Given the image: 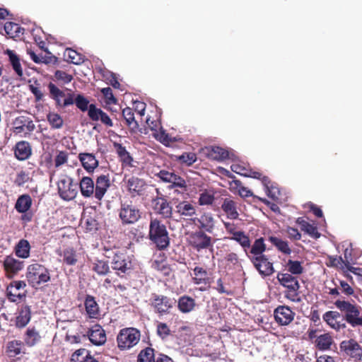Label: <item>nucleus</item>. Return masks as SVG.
<instances>
[{"mask_svg": "<svg viewBox=\"0 0 362 362\" xmlns=\"http://www.w3.org/2000/svg\"><path fill=\"white\" fill-rule=\"evenodd\" d=\"M194 222L199 231L208 233H213L214 231L216 221L210 212H204L199 218H195Z\"/></svg>", "mask_w": 362, "mask_h": 362, "instance_id": "nucleus-20", "label": "nucleus"}, {"mask_svg": "<svg viewBox=\"0 0 362 362\" xmlns=\"http://www.w3.org/2000/svg\"><path fill=\"white\" fill-rule=\"evenodd\" d=\"M78 158L83 168L88 173H93L99 165V162L93 153H80Z\"/></svg>", "mask_w": 362, "mask_h": 362, "instance_id": "nucleus-26", "label": "nucleus"}, {"mask_svg": "<svg viewBox=\"0 0 362 362\" xmlns=\"http://www.w3.org/2000/svg\"><path fill=\"white\" fill-rule=\"evenodd\" d=\"M100 92L104 96L105 107L111 112H117V110H114L112 107H108L113 104H117V100L114 96L112 90L110 87L103 88L100 90Z\"/></svg>", "mask_w": 362, "mask_h": 362, "instance_id": "nucleus-49", "label": "nucleus"}, {"mask_svg": "<svg viewBox=\"0 0 362 362\" xmlns=\"http://www.w3.org/2000/svg\"><path fill=\"white\" fill-rule=\"evenodd\" d=\"M14 155L19 160H25L32 155V147L29 142L21 141L16 144L14 147Z\"/></svg>", "mask_w": 362, "mask_h": 362, "instance_id": "nucleus-27", "label": "nucleus"}, {"mask_svg": "<svg viewBox=\"0 0 362 362\" xmlns=\"http://www.w3.org/2000/svg\"><path fill=\"white\" fill-rule=\"evenodd\" d=\"M64 262L67 265H75L78 261L76 252L73 247L64 250L62 255Z\"/></svg>", "mask_w": 362, "mask_h": 362, "instance_id": "nucleus-52", "label": "nucleus"}, {"mask_svg": "<svg viewBox=\"0 0 362 362\" xmlns=\"http://www.w3.org/2000/svg\"><path fill=\"white\" fill-rule=\"evenodd\" d=\"M113 146L116 151L120 161L124 166L133 167L134 159L122 144L115 142Z\"/></svg>", "mask_w": 362, "mask_h": 362, "instance_id": "nucleus-33", "label": "nucleus"}, {"mask_svg": "<svg viewBox=\"0 0 362 362\" xmlns=\"http://www.w3.org/2000/svg\"><path fill=\"white\" fill-rule=\"evenodd\" d=\"M334 305L338 309L329 310L322 315L323 320L336 332L344 330L347 324L352 327H362V308L354 300L338 299Z\"/></svg>", "mask_w": 362, "mask_h": 362, "instance_id": "nucleus-1", "label": "nucleus"}, {"mask_svg": "<svg viewBox=\"0 0 362 362\" xmlns=\"http://www.w3.org/2000/svg\"><path fill=\"white\" fill-rule=\"evenodd\" d=\"M197 160L196 153L193 152H184L177 157V160L185 166L192 165Z\"/></svg>", "mask_w": 362, "mask_h": 362, "instance_id": "nucleus-54", "label": "nucleus"}, {"mask_svg": "<svg viewBox=\"0 0 362 362\" xmlns=\"http://www.w3.org/2000/svg\"><path fill=\"white\" fill-rule=\"evenodd\" d=\"M214 201V194L205 191L200 194L198 203L201 206L204 205H211L213 204Z\"/></svg>", "mask_w": 362, "mask_h": 362, "instance_id": "nucleus-61", "label": "nucleus"}, {"mask_svg": "<svg viewBox=\"0 0 362 362\" xmlns=\"http://www.w3.org/2000/svg\"><path fill=\"white\" fill-rule=\"evenodd\" d=\"M151 203L156 214L160 215L164 218L172 216L173 208L165 197H156L152 199Z\"/></svg>", "mask_w": 362, "mask_h": 362, "instance_id": "nucleus-17", "label": "nucleus"}, {"mask_svg": "<svg viewBox=\"0 0 362 362\" xmlns=\"http://www.w3.org/2000/svg\"><path fill=\"white\" fill-rule=\"evenodd\" d=\"M24 343L20 340L9 341L6 344V353L9 358H14L21 354Z\"/></svg>", "mask_w": 362, "mask_h": 362, "instance_id": "nucleus-41", "label": "nucleus"}, {"mask_svg": "<svg viewBox=\"0 0 362 362\" xmlns=\"http://www.w3.org/2000/svg\"><path fill=\"white\" fill-rule=\"evenodd\" d=\"M87 336L92 344L100 346L105 343L106 334L101 325H94L87 332Z\"/></svg>", "mask_w": 362, "mask_h": 362, "instance_id": "nucleus-23", "label": "nucleus"}, {"mask_svg": "<svg viewBox=\"0 0 362 362\" xmlns=\"http://www.w3.org/2000/svg\"><path fill=\"white\" fill-rule=\"evenodd\" d=\"M149 239L160 250L166 249L170 244L166 226L157 218L151 219L150 221Z\"/></svg>", "mask_w": 362, "mask_h": 362, "instance_id": "nucleus-4", "label": "nucleus"}, {"mask_svg": "<svg viewBox=\"0 0 362 362\" xmlns=\"http://www.w3.org/2000/svg\"><path fill=\"white\" fill-rule=\"evenodd\" d=\"M173 177H174L173 178V180L168 188L173 189L175 187H179L182 189L184 191H186L187 183L185 180L177 174H175Z\"/></svg>", "mask_w": 362, "mask_h": 362, "instance_id": "nucleus-60", "label": "nucleus"}, {"mask_svg": "<svg viewBox=\"0 0 362 362\" xmlns=\"http://www.w3.org/2000/svg\"><path fill=\"white\" fill-rule=\"evenodd\" d=\"M79 188L84 198L95 197V183L91 177H83L79 182Z\"/></svg>", "mask_w": 362, "mask_h": 362, "instance_id": "nucleus-31", "label": "nucleus"}, {"mask_svg": "<svg viewBox=\"0 0 362 362\" xmlns=\"http://www.w3.org/2000/svg\"><path fill=\"white\" fill-rule=\"evenodd\" d=\"M68 161V153L66 151H59L57 155L54 158V166L55 168H59L62 165L66 163Z\"/></svg>", "mask_w": 362, "mask_h": 362, "instance_id": "nucleus-62", "label": "nucleus"}, {"mask_svg": "<svg viewBox=\"0 0 362 362\" xmlns=\"http://www.w3.org/2000/svg\"><path fill=\"white\" fill-rule=\"evenodd\" d=\"M199 153L206 158L211 160L221 161L229 158L228 151L220 146H209L202 148Z\"/></svg>", "mask_w": 362, "mask_h": 362, "instance_id": "nucleus-16", "label": "nucleus"}, {"mask_svg": "<svg viewBox=\"0 0 362 362\" xmlns=\"http://www.w3.org/2000/svg\"><path fill=\"white\" fill-rule=\"evenodd\" d=\"M54 77L58 80L62 81L63 83L66 84L70 83L73 76L71 74L66 73L65 71L57 70L54 73Z\"/></svg>", "mask_w": 362, "mask_h": 362, "instance_id": "nucleus-63", "label": "nucleus"}, {"mask_svg": "<svg viewBox=\"0 0 362 362\" xmlns=\"http://www.w3.org/2000/svg\"><path fill=\"white\" fill-rule=\"evenodd\" d=\"M333 343V338L329 333L320 334L317 338L313 341L315 346L320 351L330 349Z\"/></svg>", "mask_w": 362, "mask_h": 362, "instance_id": "nucleus-36", "label": "nucleus"}, {"mask_svg": "<svg viewBox=\"0 0 362 362\" xmlns=\"http://www.w3.org/2000/svg\"><path fill=\"white\" fill-rule=\"evenodd\" d=\"M74 104L82 112L89 110V100L82 94L74 95Z\"/></svg>", "mask_w": 362, "mask_h": 362, "instance_id": "nucleus-57", "label": "nucleus"}, {"mask_svg": "<svg viewBox=\"0 0 362 362\" xmlns=\"http://www.w3.org/2000/svg\"><path fill=\"white\" fill-rule=\"evenodd\" d=\"M176 213L181 216H192L196 214V209L193 204L187 201H182L175 206Z\"/></svg>", "mask_w": 362, "mask_h": 362, "instance_id": "nucleus-40", "label": "nucleus"}, {"mask_svg": "<svg viewBox=\"0 0 362 362\" xmlns=\"http://www.w3.org/2000/svg\"><path fill=\"white\" fill-rule=\"evenodd\" d=\"M287 267L288 271L290 272V274L291 275H299L303 272V267L301 265V262L299 261L288 259L287 262Z\"/></svg>", "mask_w": 362, "mask_h": 362, "instance_id": "nucleus-58", "label": "nucleus"}, {"mask_svg": "<svg viewBox=\"0 0 362 362\" xmlns=\"http://www.w3.org/2000/svg\"><path fill=\"white\" fill-rule=\"evenodd\" d=\"M187 241L189 245L197 252L206 249L213 251L212 238L204 231L196 230L190 233Z\"/></svg>", "mask_w": 362, "mask_h": 362, "instance_id": "nucleus-12", "label": "nucleus"}, {"mask_svg": "<svg viewBox=\"0 0 362 362\" xmlns=\"http://www.w3.org/2000/svg\"><path fill=\"white\" fill-rule=\"evenodd\" d=\"M110 264L115 274L121 278L130 274L134 269L131 257L120 251L114 252Z\"/></svg>", "mask_w": 362, "mask_h": 362, "instance_id": "nucleus-9", "label": "nucleus"}, {"mask_svg": "<svg viewBox=\"0 0 362 362\" xmlns=\"http://www.w3.org/2000/svg\"><path fill=\"white\" fill-rule=\"evenodd\" d=\"M343 262V257L341 256H329L328 262L326 263V264L327 267L339 268L344 272H346V271H345Z\"/></svg>", "mask_w": 362, "mask_h": 362, "instance_id": "nucleus-59", "label": "nucleus"}, {"mask_svg": "<svg viewBox=\"0 0 362 362\" xmlns=\"http://www.w3.org/2000/svg\"><path fill=\"white\" fill-rule=\"evenodd\" d=\"M156 334L163 340L172 335L169 326L165 322H158L156 325Z\"/></svg>", "mask_w": 362, "mask_h": 362, "instance_id": "nucleus-56", "label": "nucleus"}, {"mask_svg": "<svg viewBox=\"0 0 362 362\" xmlns=\"http://www.w3.org/2000/svg\"><path fill=\"white\" fill-rule=\"evenodd\" d=\"M177 306L181 313L187 314L195 310L197 303L192 297L188 295H183L178 298Z\"/></svg>", "mask_w": 362, "mask_h": 362, "instance_id": "nucleus-25", "label": "nucleus"}, {"mask_svg": "<svg viewBox=\"0 0 362 362\" xmlns=\"http://www.w3.org/2000/svg\"><path fill=\"white\" fill-rule=\"evenodd\" d=\"M25 276L29 285L33 288H37L51 280L50 270L37 262L28 266Z\"/></svg>", "mask_w": 362, "mask_h": 362, "instance_id": "nucleus-3", "label": "nucleus"}, {"mask_svg": "<svg viewBox=\"0 0 362 362\" xmlns=\"http://www.w3.org/2000/svg\"><path fill=\"white\" fill-rule=\"evenodd\" d=\"M295 315L287 305H279L274 311L275 321L281 326L289 325L293 320Z\"/></svg>", "mask_w": 362, "mask_h": 362, "instance_id": "nucleus-19", "label": "nucleus"}, {"mask_svg": "<svg viewBox=\"0 0 362 362\" xmlns=\"http://www.w3.org/2000/svg\"><path fill=\"white\" fill-rule=\"evenodd\" d=\"M57 191L61 199L67 202L71 201L78 194V185L74 183L71 177L64 175L57 182Z\"/></svg>", "mask_w": 362, "mask_h": 362, "instance_id": "nucleus-11", "label": "nucleus"}, {"mask_svg": "<svg viewBox=\"0 0 362 362\" xmlns=\"http://www.w3.org/2000/svg\"><path fill=\"white\" fill-rule=\"evenodd\" d=\"M47 87L49 97L54 101L56 107L64 108L74 104V93H66L52 82H49Z\"/></svg>", "mask_w": 362, "mask_h": 362, "instance_id": "nucleus-10", "label": "nucleus"}, {"mask_svg": "<svg viewBox=\"0 0 362 362\" xmlns=\"http://www.w3.org/2000/svg\"><path fill=\"white\" fill-rule=\"evenodd\" d=\"M47 119L52 129H60L63 127L64 120L57 113L49 112L47 115Z\"/></svg>", "mask_w": 362, "mask_h": 362, "instance_id": "nucleus-55", "label": "nucleus"}, {"mask_svg": "<svg viewBox=\"0 0 362 362\" xmlns=\"http://www.w3.org/2000/svg\"><path fill=\"white\" fill-rule=\"evenodd\" d=\"M3 266L7 276L11 278L23 269L24 263L8 255L4 258Z\"/></svg>", "mask_w": 362, "mask_h": 362, "instance_id": "nucleus-21", "label": "nucleus"}, {"mask_svg": "<svg viewBox=\"0 0 362 362\" xmlns=\"http://www.w3.org/2000/svg\"><path fill=\"white\" fill-rule=\"evenodd\" d=\"M93 271L100 276H105L110 272V266L108 261L95 259L93 263Z\"/></svg>", "mask_w": 362, "mask_h": 362, "instance_id": "nucleus-51", "label": "nucleus"}, {"mask_svg": "<svg viewBox=\"0 0 362 362\" xmlns=\"http://www.w3.org/2000/svg\"><path fill=\"white\" fill-rule=\"evenodd\" d=\"M31 319V306L23 305L16 317V325L18 328L25 327Z\"/></svg>", "mask_w": 362, "mask_h": 362, "instance_id": "nucleus-35", "label": "nucleus"}, {"mask_svg": "<svg viewBox=\"0 0 362 362\" xmlns=\"http://www.w3.org/2000/svg\"><path fill=\"white\" fill-rule=\"evenodd\" d=\"M343 264L346 271L351 272L354 274H357L356 271L359 269L352 267L351 264H355L354 259L351 257V249L346 248L344 252Z\"/></svg>", "mask_w": 362, "mask_h": 362, "instance_id": "nucleus-53", "label": "nucleus"}, {"mask_svg": "<svg viewBox=\"0 0 362 362\" xmlns=\"http://www.w3.org/2000/svg\"><path fill=\"white\" fill-rule=\"evenodd\" d=\"M4 30L11 38L19 37L24 33V28L13 22H6L4 25Z\"/></svg>", "mask_w": 362, "mask_h": 362, "instance_id": "nucleus-44", "label": "nucleus"}, {"mask_svg": "<svg viewBox=\"0 0 362 362\" xmlns=\"http://www.w3.org/2000/svg\"><path fill=\"white\" fill-rule=\"evenodd\" d=\"M148 303L155 314L162 317L170 314L175 305L176 300L165 295L152 293Z\"/></svg>", "mask_w": 362, "mask_h": 362, "instance_id": "nucleus-5", "label": "nucleus"}, {"mask_svg": "<svg viewBox=\"0 0 362 362\" xmlns=\"http://www.w3.org/2000/svg\"><path fill=\"white\" fill-rule=\"evenodd\" d=\"M296 222L300 226L301 230L308 233L310 237L315 239L320 238V233L314 224L308 223L303 217L298 218Z\"/></svg>", "mask_w": 362, "mask_h": 362, "instance_id": "nucleus-38", "label": "nucleus"}, {"mask_svg": "<svg viewBox=\"0 0 362 362\" xmlns=\"http://www.w3.org/2000/svg\"><path fill=\"white\" fill-rule=\"evenodd\" d=\"M175 173L173 171H168L165 170H161L158 174L157 177L160 178L163 182L171 183L174 175Z\"/></svg>", "mask_w": 362, "mask_h": 362, "instance_id": "nucleus-64", "label": "nucleus"}, {"mask_svg": "<svg viewBox=\"0 0 362 362\" xmlns=\"http://www.w3.org/2000/svg\"><path fill=\"white\" fill-rule=\"evenodd\" d=\"M266 249L264 238H257L254 241L249 252L250 255L247 257L262 276H271L275 272L273 263L269 261L268 256L264 254Z\"/></svg>", "mask_w": 362, "mask_h": 362, "instance_id": "nucleus-2", "label": "nucleus"}, {"mask_svg": "<svg viewBox=\"0 0 362 362\" xmlns=\"http://www.w3.org/2000/svg\"><path fill=\"white\" fill-rule=\"evenodd\" d=\"M118 216L122 225H133L141 218V212L132 201H121Z\"/></svg>", "mask_w": 362, "mask_h": 362, "instance_id": "nucleus-8", "label": "nucleus"}, {"mask_svg": "<svg viewBox=\"0 0 362 362\" xmlns=\"http://www.w3.org/2000/svg\"><path fill=\"white\" fill-rule=\"evenodd\" d=\"M268 240L281 253L288 255L291 253L292 250L289 247L288 241L273 235L269 236Z\"/></svg>", "mask_w": 362, "mask_h": 362, "instance_id": "nucleus-42", "label": "nucleus"}, {"mask_svg": "<svg viewBox=\"0 0 362 362\" xmlns=\"http://www.w3.org/2000/svg\"><path fill=\"white\" fill-rule=\"evenodd\" d=\"M13 127L15 133L26 135L35 130V125L30 117L21 115L13 120Z\"/></svg>", "mask_w": 362, "mask_h": 362, "instance_id": "nucleus-18", "label": "nucleus"}, {"mask_svg": "<svg viewBox=\"0 0 362 362\" xmlns=\"http://www.w3.org/2000/svg\"><path fill=\"white\" fill-rule=\"evenodd\" d=\"M41 339L42 337L37 328L34 326L29 327L24 334L23 343L28 347H32L39 344Z\"/></svg>", "mask_w": 362, "mask_h": 362, "instance_id": "nucleus-30", "label": "nucleus"}, {"mask_svg": "<svg viewBox=\"0 0 362 362\" xmlns=\"http://www.w3.org/2000/svg\"><path fill=\"white\" fill-rule=\"evenodd\" d=\"M228 238L239 243L247 257H248V255H250L249 252L251 251L252 245H251L250 237L244 231L241 230L240 233L234 234V236H230Z\"/></svg>", "mask_w": 362, "mask_h": 362, "instance_id": "nucleus-34", "label": "nucleus"}, {"mask_svg": "<svg viewBox=\"0 0 362 362\" xmlns=\"http://www.w3.org/2000/svg\"><path fill=\"white\" fill-rule=\"evenodd\" d=\"M71 362H98L90 351L86 349H79L75 351L71 357Z\"/></svg>", "mask_w": 362, "mask_h": 362, "instance_id": "nucleus-37", "label": "nucleus"}, {"mask_svg": "<svg viewBox=\"0 0 362 362\" xmlns=\"http://www.w3.org/2000/svg\"><path fill=\"white\" fill-rule=\"evenodd\" d=\"M64 57L68 62L76 65L81 64L84 62L83 55L71 48H67L65 50Z\"/></svg>", "mask_w": 362, "mask_h": 362, "instance_id": "nucleus-46", "label": "nucleus"}, {"mask_svg": "<svg viewBox=\"0 0 362 362\" xmlns=\"http://www.w3.org/2000/svg\"><path fill=\"white\" fill-rule=\"evenodd\" d=\"M26 287V283L24 281H13L6 287V296L7 299L11 303H19L26 296V291L23 292Z\"/></svg>", "mask_w": 362, "mask_h": 362, "instance_id": "nucleus-14", "label": "nucleus"}, {"mask_svg": "<svg viewBox=\"0 0 362 362\" xmlns=\"http://www.w3.org/2000/svg\"><path fill=\"white\" fill-rule=\"evenodd\" d=\"M276 278L279 284L286 288L285 297L292 302H300L301 298L299 292L300 284L297 277L288 273H278Z\"/></svg>", "mask_w": 362, "mask_h": 362, "instance_id": "nucleus-7", "label": "nucleus"}, {"mask_svg": "<svg viewBox=\"0 0 362 362\" xmlns=\"http://www.w3.org/2000/svg\"><path fill=\"white\" fill-rule=\"evenodd\" d=\"M141 332L137 328L129 327L121 329L116 337L117 346L122 351H129L138 344Z\"/></svg>", "mask_w": 362, "mask_h": 362, "instance_id": "nucleus-6", "label": "nucleus"}, {"mask_svg": "<svg viewBox=\"0 0 362 362\" xmlns=\"http://www.w3.org/2000/svg\"><path fill=\"white\" fill-rule=\"evenodd\" d=\"M340 351L355 362L362 361V346L354 339L344 340L339 344Z\"/></svg>", "mask_w": 362, "mask_h": 362, "instance_id": "nucleus-13", "label": "nucleus"}, {"mask_svg": "<svg viewBox=\"0 0 362 362\" xmlns=\"http://www.w3.org/2000/svg\"><path fill=\"white\" fill-rule=\"evenodd\" d=\"M31 246L28 240L21 239L14 247L16 255L22 259H26L30 256Z\"/></svg>", "mask_w": 362, "mask_h": 362, "instance_id": "nucleus-39", "label": "nucleus"}, {"mask_svg": "<svg viewBox=\"0 0 362 362\" xmlns=\"http://www.w3.org/2000/svg\"><path fill=\"white\" fill-rule=\"evenodd\" d=\"M122 116L126 122V124L132 131H136L139 128V124L135 120L134 114L132 108L125 107L122 110Z\"/></svg>", "mask_w": 362, "mask_h": 362, "instance_id": "nucleus-47", "label": "nucleus"}, {"mask_svg": "<svg viewBox=\"0 0 362 362\" xmlns=\"http://www.w3.org/2000/svg\"><path fill=\"white\" fill-rule=\"evenodd\" d=\"M192 282L195 285H209L211 284L210 278L208 276L206 269L197 266L193 269Z\"/></svg>", "mask_w": 362, "mask_h": 362, "instance_id": "nucleus-32", "label": "nucleus"}, {"mask_svg": "<svg viewBox=\"0 0 362 362\" xmlns=\"http://www.w3.org/2000/svg\"><path fill=\"white\" fill-rule=\"evenodd\" d=\"M7 54L13 69L19 77H22L23 72L18 56L12 50H8Z\"/></svg>", "mask_w": 362, "mask_h": 362, "instance_id": "nucleus-48", "label": "nucleus"}, {"mask_svg": "<svg viewBox=\"0 0 362 362\" xmlns=\"http://www.w3.org/2000/svg\"><path fill=\"white\" fill-rule=\"evenodd\" d=\"M88 115L91 120L95 122L100 121L107 127H112L113 126V122L107 114L100 108L97 107L94 104L89 105Z\"/></svg>", "mask_w": 362, "mask_h": 362, "instance_id": "nucleus-22", "label": "nucleus"}, {"mask_svg": "<svg viewBox=\"0 0 362 362\" xmlns=\"http://www.w3.org/2000/svg\"><path fill=\"white\" fill-rule=\"evenodd\" d=\"M137 362H156L154 349L146 347L141 350L137 356Z\"/></svg>", "mask_w": 362, "mask_h": 362, "instance_id": "nucleus-50", "label": "nucleus"}, {"mask_svg": "<svg viewBox=\"0 0 362 362\" xmlns=\"http://www.w3.org/2000/svg\"><path fill=\"white\" fill-rule=\"evenodd\" d=\"M32 205V199L28 194L21 195L15 204V209L19 213L27 212Z\"/></svg>", "mask_w": 362, "mask_h": 362, "instance_id": "nucleus-43", "label": "nucleus"}, {"mask_svg": "<svg viewBox=\"0 0 362 362\" xmlns=\"http://www.w3.org/2000/svg\"><path fill=\"white\" fill-rule=\"evenodd\" d=\"M110 187V180L109 175H101L98 176L95 185V198L101 201Z\"/></svg>", "mask_w": 362, "mask_h": 362, "instance_id": "nucleus-24", "label": "nucleus"}, {"mask_svg": "<svg viewBox=\"0 0 362 362\" xmlns=\"http://www.w3.org/2000/svg\"><path fill=\"white\" fill-rule=\"evenodd\" d=\"M84 305L88 317L93 319L99 317L100 308L95 297L90 295H87L84 300Z\"/></svg>", "mask_w": 362, "mask_h": 362, "instance_id": "nucleus-28", "label": "nucleus"}, {"mask_svg": "<svg viewBox=\"0 0 362 362\" xmlns=\"http://www.w3.org/2000/svg\"><path fill=\"white\" fill-rule=\"evenodd\" d=\"M262 184L265 187V191L269 197L273 200H278L279 199L280 190L274 186L269 177L262 178Z\"/></svg>", "mask_w": 362, "mask_h": 362, "instance_id": "nucleus-45", "label": "nucleus"}, {"mask_svg": "<svg viewBox=\"0 0 362 362\" xmlns=\"http://www.w3.org/2000/svg\"><path fill=\"white\" fill-rule=\"evenodd\" d=\"M127 191L132 197H141L145 193L146 183L144 180L138 177L132 176L124 180Z\"/></svg>", "mask_w": 362, "mask_h": 362, "instance_id": "nucleus-15", "label": "nucleus"}, {"mask_svg": "<svg viewBox=\"0 0 362 362\" xmlns=\"http://www.w3.org/2000/svg\"><path fill=\"white\" fill-rule=\"evenodd\" d=\"M221 207L228 218L233 220L238 218V203L235 201L225 198Z\"/></svg>", "mask_w": 362, "mask_h": 362, "instance_id": "nucleus-29", "label": "nucleus"}]
</instances>
